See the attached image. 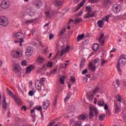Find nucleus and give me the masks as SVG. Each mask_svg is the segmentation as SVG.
I'll list each match as a JSON object with an SVG mask.
<instances>
[{
	"mask_svg": "<svg viewBox=\"0 0 126 126\" xmlns=\"http://www.w3.org/2000/svg\"><path fill=\"white\" fill-rule=\"evenodd\" d=\"M11 55L13 58L18 59V58L22 57L23 54L20 49H16L11 52Z\"/></svg>",
	"mask_w": 126,
	"mask_h": 126,
	"instance_id": "nucleus-4",
	"label": "nucleus"
},
{
	"mask_svg": "<svg viewBox=\"0 0 126 126\" xmlns=\"http://www.w3.org/2000/svg\"><path fill=\"white\" fill-rule=\"evenodd\" d=\"M35 108H34L33 109H32V110L31 111V114H33L34 113H35Z\"/></svg>",
	"mask_w": 126,
	"mask_h": 126,
	"instance_id": "nucleus-63",
	"label": "nucleus"
},
{
	"mask_svg": "<svg viewBox=\"0 0 126 126\" xmlns=\"http://www.w3.org/2000/svg\"><path fill=\"white\" fill-rule=\"evenodd\" d=\"M29 96H33V95H34V92H33L32 91H30L29 92Z\"/></svg>",
	"mask_w": 126,
	"mask_h": 126,
	"instance_id": "nucleus-50",
	"label": "nucleus"
},
{
	"mask_svg": "<svg viewBox=\"0 0 126 126\" xmlns=\"http://www.w3.org/2000/svg\"><path fill=\"white\" fill-rule=\"evenodd\" d=\"M85 2H86V0H83V1L79 3V5L81 7V6H83L84 4H85Z\"/></svg>",
	"mask_w": 126,
	"mask_h": 126,
	"instance_id": "nucleus-40",
	"label": "nucleus"
},
{
	"mask_svg": "<svg viewBox=\"0 0 126 126\" xmlns=\"http://www.w3.org/2000/svg\"><path fill=\"white\" fill-rule=\"evenodd\" d=\"M69 50H70V47L69 45H67L65 48H64V47H62L61 56L63 57V55L66 54V53H68V52H69Z\"/></svg>",
	"mask_w": 126,
	"mask_h": 126,
	"instance_id": "nucleus-9",
	"label": "nucleus"
},
{
	"mask_svg": "<svg viewBox=\"0 0 126 126\" xmlns=\"http://www.w3.org/2000/svg\"><path fill=\"white\" fill-rule=\"evenodd\" d=\"M104 23L102 20H99L97 21V26L99 27V28H103L104 27Z\"/></svg>",
	"mask_w": 126,
	"mask_h": 126,
	"instance_id": "nucleus-22",
	"label": "nucleus"
},
{
	"mask_svg": "<svg viewBox=\"0 0 126 126\" xmlns=\"http://www.w3.org/2000/svg\"><path fill=\"white\" fill-rule=\"evenodd\" d=\"M14 37H15L17 40L19 41H15V43H23L24 42V38H25V35L22 32H19L13 33Z\"/></svg>",
	"mask_w": 126,
	"mask_h": 126,
	"instance_id": "nucleus-1",
	"label": "nucleus"
},
{
	"mask_svg": "<svg viewBox=\"0 0 126 126\" xmlns=\"http://www.w3.org/2000/svg\"><path fill=\"white\" fill-rule=\"evenodd\" d=\"M99 59H94V63H99Z\"/></svg>",
	"mask_w": 126,
	"mask_h": 126,
	"instance_id": "nucleus-54",
	"label": "nucleus"
},
{
	"mask_svg": "<svg viewBox=\"0 0 126 126\" xmlns=\"http://www.w3.org/2000/svg\"><path fill=\"white\" fill-rule=\"evenodd\" d=\"M87 118V115L86 114H83L78 117L79 120H86Z\"/></svg>",
	"mask_w": 126,
	"mask_h": 126,
	"instance_id": "nucleus-27",
	"label": "nucleus"
},
{
	"mask_svg": "<svg viewBox=\"0 0 126 126\" xmlns=\"http://www.w3.org/2000/svg\"><path fill=\"white\" fill-rule=\"evenodd\" d=\"M108 108H109V107L108 106V105L104 104V110H105V111H107V110H108Z\"/></svg>",
	"mask_w": 126,
	"mask_h": 126,
	"instance_id": "nucleus-59",
	"label": "nucleus"
},
{
	"mask_svg": "<svg viewBox=\"0 0 126 126\" xmlns=\"http://www.w3.org/2000/svg\"><path fill=\"white\" fill-rule=\"evenodd\" d=\"M45 83V78L42 77L39 80V84L40 85H43Z\"/></svg>",
	"mask_w": 126,
	"mask_h": 126,
	"instance_id": "nucleus-33",
	"label": "nucleus"
},
{
	"mask_svg": "<svg viewBox=\"0 0 126 126\" xmlns=\"http://www.w3.org/2000/svg\"><path fill=\"white\" fill-rule=\"evenodd\" d=\"M32 54H33V49L32 48L28 47L26 52V56H27V57H31Z\"/></svg>",
	"mask_w": 126,
	"mask_h": 126,
	"instance_id": "nucleus-11",
	"label": "nucleus"
},
{
	"mask_svg": "<svg viewBox=\"0 0 126 126\" xmlns=\"http://www.w3.org/2000/svg\"><path fill=\"white\" fill-rule=\"evenodd\" d=\"M13 68L14 72L17 73L18 76L20 77V76H21V74L23 73V71L21 70L20 65L16 64L13 66Z\"/></svg>",
	"mask_w": 126,
	"mask_h": 126,
	"instance_id": "nucleus-5",
	"label": "nucleus"
},
{
	"mask_svg": "<svg viewBox=\"0 0 126 126\" xmlns=\"http://www.w3.org/2000/svg\"><path fill=\"white\" fill-rule=\"evenodd\" d=\"M63 65H65V68H66V67H67V65H68V63H61L60 65V68H63V67H64V66Z\"/></svg>",
	"mask_w": 126,
	"mask_h": 126,
	"instance_id": "nucleus-37",
	"label": "nucleus"
},
{
	"mask_svg": "<svg viewBox=\"0 0 126 126\" xmlns=\"http://www.w3.org/2000/svg\"><path fill=\"white\" fill-rule=\"evenodd\" d=\"M110 3H111V1L110 0H105L103 2V4L105 6H107V5Z\"/></svg>",
	"mask_w": 126,
	"mask_h": 126,
	"instance_id": "nucleus-35",
	"label": "nucleus"
},
{
	"mask_svg": "<svg viewBox=\"0 0 126 126\" xmlns=\"http://www.w3.org/2000/svg\"><path fill=\"white\" fill-rule=\"evenodd\" d=\"M33 69H34V66L32 65H30L26 68V73H27V74H29V73H31Z\"/></svg>",
	"mask_w": 126,
	"mask_h": 126,
	"instance_id": "nucleus-13",
	"label": "nucleus"
},
{
	"mask_svg": "<svg viewBox=\"0 0 126 126\" xmlns=\"http://www.w3.org/2000/svg\"><path fill=\"white\" fill-rule=\"evenodd\" d=\"M41 86H42V85H40H40L37 84V85L36 86V89L37 90H40L42 87Z\"/></svg>",
	"mask_w": 126,
	"mask_h": 126,
	"instance_id": "nucleus-53",
	"label": "nucleus"
},
{
	"mask_svg": "<svg viewBox=\"0 0 126 126\" xmlns=\"http://www.w3.org/2000/svg\"><path fill=\"white\" fill-rule=\"evenodd\" d=\"M9 0H3L1 3V7L3 9H6L9 7Z\"/></svg>",
	"mask_w": 126,
	"mask_h": 126,
	"instance_id": "nucleus-7",
	"label": "nucleus"
},
{
	"mask_svg": "<svg viewBox=\"0 0 126 126\" xmlns=\"http://www.w3.org/2000/svg\"><path fill=\"white\" fill-rule=\"evenodd\" d=\"M116 99L118 102H122V98L121 97V95H118L116 96Z\"/></svg>",
	"mask_w": 126,
	"mask_h": 126,
	"instance_id": "nucleus-44",
	"label": "nucleus"
},
{
	"mask_svg": "<svg viewBox=\"0 0 126 126\" xmlns=\"http://www.w3.org/2000/svg\"><path fill=\"white\" fill-rule=\"evenodd\" d=\"M35 21H37V19L27 20L25 21V24H31V23H34Z\"/></svg>",
	"mask_w": 126,
	"mask_h": 126,
	"instance_id": "nucleus-20",
	"label": "nucleus"
},
{
	"mask_svg": "<svg viewBox=\"0 0 126 126\" xmlns=\"http://www.w3.org/2000/svg\"><path fill=\"white\" fill-rule=\"evenodd\" d=\"M80 21H82V18H81L75 19V22L76 23H79V22H80Z\"/></svg>",
	"mask_w": 126,
	"mask_h": 126,
	"instance_id": "nucleus-42",
	"label": "nucleus"
},
{
	"mask_svg": "<svg viewBox=\"0 0 126 126\" xmlns=\"http://www.w3.org/2000/svg\"><path fill=\"white\" fill-rule=\"evenodd\" d=\"M50 106V101L49 100H46V101L44 102L42 104V107H43V109L45 110H47L48 108H49V106Z\"/></svg>",
	"mask_w": 126,
	"mask_h": 126,
	"instance_id": "nucleus-18",
	"label": "nucleus"
},
{
	"mask_svg": "<svg viewBox=\"0 0 126 126\" xmlns=\"http://www.w3.org/2000/svg\"><path fill=\"white\" fill-rule=\"evenodd\" d=\"M87 98L90 102H92V100H93V98H94V95L92 94V92H90L88 93Z\"/></svg>",
	"mask_w": 126,
	"mask_h": 126,
	"instance_id": "nucleus-15",
	"label": "nucleus"
},
{
	"mask_svg": "<svg viewBox=\"0 0 126 126\" xmlns=\"http://www.w3.org/2000/svg\"><path fill=\"white\" fill-rule=\"evenodd\" d=\"M97 105L99 107H103L105 105V101L102 99H100L97 102Z\"/></svg>",
	"mask_w": 126,
	"mask_h": 126,
	"instance_id": "nucleus-23",
	"label": "nucleus"
},
{
	"mask_svg": "<svg viewBox=\"0 0 126 126\" xmlns=\"http://www.w3.org/2000/svg\"><path fill=\"white\" fill-rule=\"evenodd\" d=\"M2 98V108L4 110H6V109H7V107H8V105L7 104V103H6V99L5 98V96H3Z\"/></svg>",
	"mask_w": 126,
	"mask_h": 126,
	"instance_id": "nucleus-16",
	"label": "nucleus"
},
{
	"mask_svg": "<svg viewBox=\"0 0 126 126\" xmlns=\"http://www.w3.org/2000/svg\"><path fill=\"white\" fill-rule=\"evenodd\" d=\"M99 87H96L94 91H93V94H96L97 92H98L99 90Z\"/></svg>",
	"mask_w": 126,
	"mask_h": 126,
	"instance_id": "nucleus-43",
	"label": "nucleus"
},
{
	"mask_svg": "<svg viewBox=\"0 0 126 126\" xmlns=\"http://www.w3.org/2000/svg\"><path fill=\"white\" fill-rule=\"evenodd\" d=\"M65 32V29H63L60 32V35H61V36H63V35Z\"/></svg>",
	"mask_w": 126,
	"mask_h": 126,
	"instance_id": "nucleus-48",
	"label": "nucleus"
},
{
	"mask_svg": "<svg viewBox=\"0 0 126 126\" xmlns=\"http://www.w3.org/2000/svg\"><path fill=\"white\" fill-rule=\"evenodd\" d=\"M70 99V96L69 95H67L66 97L64 98V101L65 102H66L68 100H69Z\"/></svg>",
	"mask_w": 126,
	"mask_h": 126,
	"instance_id": "nucleus-52",
	"label": "nucleus"
},
{
	"mask_svg": "<svg viewBox=\"0 0 126 126\" xmlns=\"http://www.w3.org/2000/svg\"><path fill=\"white\" fill-rule=\"evenodd\" d=\"M15 100L16 103H17V104H18V105H19V104H20V102H21L20 98L15 97Z\"/></svg>",
	"mask_w": 126,
	"mask_h": 126,
	"instance_id": "nucleus-38",
	"label": "nucleus"
},
{
	"mask_svg": "<svg viewBox=\"0 0 126 126\" xmlns=\"http://www.w3.org/2000/svg\"><path fill=\"white\" fill-rule=\"evenodd\" d=\"M85 36V34L84 33H83L81 35H78L77 37L78 41L79 42V41H81V40H83V38H84Z\"/></svg>",
	"mask_w": 126,
	"mask_h": 126,
	"instance_id": "nucleus-25",
	"label": "nucleus"
},
{
	"mask_svg": "<svg viewBox=\"0 0 126 126\" xmlns=\"http://www.w3.org/2000/svg\"><path fill=\"white\" fill-rule=\"evenodd\" d=\"M65 80V77L63 76L61 78H60L59 81L61 84H64V80Z\"/></svg>",
	"mask_w": 126,
	"mask_h": 126,
	"instance_id": "nucleus-29",
	"label": "nucleus"
},
{
	"mask_svg": "<svg viewBox=\"0 0 126 126\" xmlns=\"http://www.w3.org/2000/svg\"><path fill=\"white\" fill-rule=\"evenodd\" d=\"M84 65H85V60L83 59L80 64L81 68H83V67H84Z\"/></svg>",
	"mask_w": 126,
	"mask_h": 126,
	"instance_id": "nucleus-34",
	"label": "nucleus"
},
{
	"mask_svg": "<svg viewBox=\"0 0 126 126\" xmlns=\"http://www.w3.org/2000/svg\"><path fill=\"white\" fill-rule=\"evenodd\" d=\"M6 91H7L8 94L10 97H12V98H13L14 97V94H13V93L11 92V91L9 90L8 88H6Z\"/></svg>",
	"mask_w": 126,
	"mask_h": 126,
	"instance_id": "nucleus-28",
	"label": "nucleus"
},
{
	"mask_svg": "<svg viewBox=\"0 0 126 126\" xmlns=\"http://www.w3.org/2000/svg\"><path fill=\"white\" fill-rule=\"evenodd\" d=\"M104 33H101L100 35V37L98 38V42L100 43L101 46H104L105 44V41L104 39L102 40L104 38Z\"/></svg>",
	"mask_w": 126,
	"mask_h": 126,
	"instance_id": "nucleus-17",
	"label": "nucleus"
},
{
	"mask_svg": "<svg viewBox=\"0 0 126 126\" xmlns=\"http://www.w3.org/2000/svg\"><path fill=\"white\" fill-rule=\"evenodd\" d=\"M94 16H95L94 13L90 14V13L89 12L84 15V18H89L90 17H94Z\"/></svg>",
	"mask_w": 126,
	"mask_h": 126,
	"instance_id": "nucleus-21",
	"label": "nucleus"
},
{
	"mask_svg": "<svg viewBox=\"0 0 126 126\" xmlns=\"http://www.w3.org/2000/svg\"><path fill=\"white\" fill-rule=\"evenodd\" d=\"M105 114H102L99 116L98 119L99 121H104V119H105Z\"/></svg>",
	"mask_w": 126,
	"mask_h": 126,
	"instance_id": "nucleus-36",
	"label": "nucleus"
},
{
	"mask_svg": "<svg viewBox=\"0 0 126 126\" xmlns=\"http://www.w3.org/2000/svg\"><path fill=\"white\" fill-rule=\"evenodd\" d=\"M21 64L23 65V66H25V65L27 64V61H26V60L23 61L22 62Z\"/></svg>",
	"mask_w": 126,
	"mask_h": 126,
	"instance_id": "nucleus-45",
	"label": "nucleus"
},
{
	"mask_svg": "<svg viewBox=\"0 0 126 126\" xmlns=\"http://www.w3.org/2000/svg\"><path fill=\"white\" fill-rule=\"evenodd\" d=\"M36 5L37 6H38V7H40V6H42V5H43V3H42V1H39L37 2Z\"/></svg>",
	"mask_w": 126,
	"mask_h": 126,
	"instance_id": "nucleus-46",
	"label": "nucleus"
},
{
	"mask_svg": "<svg viewBox=\"0 0 126 126\" xmlns=\"http://www.w3.org/2000/svg\"><path fill=\"white\" fill-rule=\"evenodd\" d=\"M122 6L119 4H114L112 7V11L115 13H119L122 10Z\"/></svg>",
	"mask_w": 126,
	"mask_h": 126,
	"instance_id": "nucleus-6",
	"label": "nucleus"
},
{
	"mask_svg": "<svg viewBox=\"0 0 126 126\" xmlns=\"http://www.w3.org/2000/svg\"><path fill=\"white\" fill-rule=\"evenodd\" d=\"M9 21L7 17L2 16L0 17V25L1 26H3V27H6L8 26Z\"/></svg>",
	"mask_w": 126,
	"mask_h": 126,
	"instance_id": "nucleus-3",
	"label": "nucleus"
},
{
	"mask_svg": "<svg viewBox=\"0 0 126 126\" xmlns=\"http://www.w3.org/2000/svg\"><path fill=\"white\" fill-rule=\"evenodd\" d=\"M80 7H81L80 5L77 6L75 8V11H77V10H79V9H80Z\"/></svg>",
	"mask_w": 126,
	"mask_h": 126,
	"instance_id": "nucleus-55",
	"label": "nucleus"
},
{
	"mask_svg": "<svg viewBox=\"0 0 126 126\" xmlns=\"http://www.w3.org/2000/svg\"><path fill=\"white\" fill-rule=\"evenodd\" d=\"M93 49L94 52H97L99 49V44L98 43H95L93 46Z\"/></svg>",
	"mask_w": 126,
	"mask_h": 126,
	"instance_id": "nucleus-24",
	"label": "nucleus"
},
{
	"mask_svg": "<svg viewBox=\"0 0 126 126\" xmlns=\"http://www.w3.org/2000/svg\"><path fill=\"white\" fill-rule=\"evenodd\" d=\"M91 2H92V3L98 2V0H91Z\"/></svg>",
	"mask_w": 126,
	"mask_h": 126,
	"instance_id": "nucleus-60",
	"label": "nucleus"
},
{
	"mask_svg": "<svg viewBox=\"0 0 126 126\" xmlns=\"http://www.w3.org/2000/svg\"><path fill=\"white\" fill-rule=\"evenodd\" d=\"M51 23H47V24H46L45 25H44V27H48V26H49V25H50Z\"/></svg>",
	"mask_w": 126,
	"mask_h": 126,
	"instance_id": "nucleus-64",
	"label": "nucleus"
},
{
	"mask_svg": "<svg viewBox=\"0 0 126 126\" xmlns=\"http://www.w3.org/2000/svg\"><path fill=\"white\" fill-rule=\"evenodd\" d=\"M34 109L35 110H37V111H42V106H35Z\"/></svg>",
	"mask_w": 126,
	"mask_h": 126,
	"instance_id": "nucleus-39",
	"label": "nucleus"
},
{
	"mask_svg": "<svg viewBox=\"0 0 126 126\" xmlns=\"http://www.w3.org/2000/svg\"><path fill=\"white\" fill-rule=\"evenodd\" d=\"M86 11H88V12H90V11H91V7L90 6V5L86 6Z\"/></svg>",
	"mask_w": 126,
	"mask_h": 126,
	"instance_id": "nucleus-41",
	"label": "nucleus"
},
{
	"mask_svg": "<svg viewBox=\"0 0 126 126\" xmlns=\"http://www.w3.org/2000/svg\"><path fill=\"white\" fill-rule=\"evenodd\" d=\"M126 63V58L125 56H121V58L119 60L117 65V68L119 72L122 73V71L121 66H124Z\"/></svg>",
	"mask_w": 126,
	"mask_h": 126,
	"instance_id": "nucleus-2",
	"label": "nucleus"
},
{
	"mask_svg": "<svg viewBox=\"0 0 126 126\" xmlns=\"http://www.w3.org/2000/svg\"><path fill=\"white\" fill-rule=\"evenodd\" d=\"M45 15L47 18L51 19L52 18V16H53V14L50 13V11H47L45 12Z\"/></svg>",
	"mask_w": 126,
	"mask_h": 126,
	"instance_id": "nucleus-26",
	"label": "nucleus"
},
{
	"mask_svg": "<svg viewBox=\"0 0 126 126\" xmlns=\"http://www.w3.org/2000/svg\"><path fill=\"white\" fill-rule=\"evenodd\" d=\"M44 61H45V58L42 56H38L36 60V62L38 63H44Z\"/></svg>",
	"mask_w": 126,
	"mask_h": 126,
	"instance_id": "nucleus-19",
	"label": "nucleus"
},
{
	"mask_svg": "<svg viewBox=\"0 0 126 126\" xmlns=\"http://www.w3.org/2000/svg\"><path fill=\"white\" fill-rule=\"evenodd\" d=\"M27 12L29 15L30 16H33V15H35V10L33 8L30 7L27 9Z\"/></svg>",
	"mask_w": 126,
	"mask_h": 126,
	"instance_id": "nucleus-12",
	"label": "nucleus"
},
{
	"mask_svg": "<svg viewBox=\"0 0 126 126\" xmlns=\"http://www.w3.org/2000/svg\"><path fill=\"white\" fill-rule=\"evenodd\" d=\"M70 81H71V82H75V81H76V80L75 79V77H71L70 79Z\"/></svg>",
	"mask_w": 126,
	"mask_h": 126,
	"instance_id": "nucleus-49",
	"label": "nucleus"
},
{
	"mask_svg": "<svg viewBox=\"0 0 126 126\" xmlns=\"http://www.w3.org/2000/svg\"><path fill=\"white\" fill-rule=\"evenodd\" d=\"M21 109L22 110H24L25 111H26V110H27V107L26 106L23 105L22 106V107L21 108Z\"/></svg>",
	"mask_w": 126,
	"mask_h": 126,
	"instance_id": "nucleus-58",
	"label": "nucleus"
},
{
	"mask_svg": "<svg viewBox=\"0 0 126 126\" xmlns=\"http://www.w3.org/2000/svg\"><path fill=\"white\" fill-rule=\"evenodd\" d=\"M87 72H88V70H87V69H86L82 72V74H86Z\"/></svg>",
	"mask_w": 126,
	"mask_h": 126,
	"instance_id": "nucleus-51",
	"label": "nucleus"
},
{
	"mask_svg": "<svg viewBox=\"0 0 126 126\" xmlns=\"http://www.w3.org/2000/svg\"><path fill=\"white\" fill-rule=\"evenodd\" d=\"M52 2L56 6H61L63 5V1L61 0H52Z\"/></svg>",
	"mask_w": 126,
	"mask_h": 126,
	"instance_id": "nucleus-14",
	"label": "nucleus"
},
{
	"mask_svg": "<svg viewBox=\"0 0 126 126\" xmlns=\"http://www.w3.org/2000/svg\"><path fill=\"white\" fill-rule=\"evenodd\" d=\"M57 73V69H54V70H53L52 71H51V73L52 74H55V73Z\"/></svg>",
	"mask_w": 126,
	"mask_h": 126,
	"instance_id": "nucleus-57",
	"label": "nucleus"
},
{
	"mask_svg": "<svg viewBox=\"0 0 126 126\" xmlns=\"http://www.w3.org/2000/svg\"><path fill=\"white\" fill-rule=\"evenodd\" d=\"M47 67H53V63L49 62L47 64Z\"/></svg>",
	"mask_w": 126,
	"mask_h": 126,
	"instance_id": "nucleus-47",
	"label": "nucleus"
},
{
	"mask_svg": "<svg viewBox=\"0 0 126 126\" xmlns=\"http://www.w3.org/2000/svg\"><path fill=\"white\" fill-rule=\"evenodd\" d=\"M90 116L92 118V117H94V113L95 114V115H97L98 114V110L96 107L94 106H91L90 107Z\"/></svg>",
	"mask_w": 126,
	"mask_h": 126,
	"instance_id": "nucleus-8",
	"label": "nucleus"
},
{
	"mask_svg": "<svg viewBox=\"0 0 126 126\" xmlns=\"http://www.w3.org/2000/svg\"><path fill=\"white\" fill-rule=\"evenodd\" d=\"M109 18H110V15H108L107 16H105L104 17L102 18L103 22H104V21H107V22H109Z\"/></svg>",
	"mask_w": 126,
	"mask_h": 126,
	"instance_id": "nucleus-30",
	"label": "nucleus"
},
{
	"mask_svg": "<svg viewBox=\"0 0 126 126\" xmlns=\"http://www.w3.org/2000/svg\"><path fill=\"white\" fill-rule=\"evenodd\" d=\"M54 38V34H50L49 35V40H52V39H53Z\"/></svg>",
	"mask_w": 126,
	"mask_h": 126,
	"instance_id": "nucleus-56",
	"label": "nucleus"
},
{
	"mask_svg": "<svg viewBox=\"0 0 126 126\" xmlns=\"http://www.w3.org/2000/svg\"><path fill=\"white\" fill-rule=\"evenodd\" d=\"M88 67L90 70L93 72L95 71V70H96V69L97 68V67H96V65L94 64L92 62L90 63L88 65Z\"/></svg>",
	"mask_w": 126,
	"mask_h": 126,
	"instance_id": "nucleus-10",
	"label": "nucleus"
},
{
	"mask_svg": "<svg viewBox=\"0 0 126 126\" xmlns=\"http://www.w3.org/2000/svg\"><path fill=\"white\" fill-rule=\"evenodd\" d=\"M107 63H108V61L104 59H101V60L100 61V63L102 66H104V65H105V64Z\"/></svg>",
	"mask_w": 126,
	"mask_h": 126,
	"instance_id": "nucleus-32",
	"label": "nucleus"
},
{
	"mask_svg": "<svg viewBox=\"0 0 126 126\" xmlns=\"http://www.w3.org/2000/svg\"><path fill=\"white\" fill-rule=\"evenodd\" d=\"M115 111L117 113H120V112H121V109L120 108V106L117 103H116Z\"/></svg>",
	"mask_w": 126,
	"mask_h": 126,
	"instance_id": "nucleus-31",
	"label": "nucleus"
},
{
	"mask_svg": "<svg viewBox=\"0 0 126 126\" xmlns=\"http://www.w3.org/2000/svg\"><path fill=\"white\" fill-rule=\"evenodd\" d=\"M44 53H45V54H47V53H48V47L44 50Z\"/></svg>",
	"mask_w": 126,
	"mask_h": 126,
	"instance_id": "nucleus-62",
	"label": "nucleus"
},
{
	"mask_svg": "<svg viewBox=\"0 0 126 126\" xmlns=\"http://www.w3.org/2000/svg\"><path fill=\"white\" fill-rule=\"evenodd\" d=\"M116 84H117L118 86H120V81H119V79L116 80Z\"/></svg>",
	"mask_w": 126,
	"mask_h": 126,
	"instance_id": "nucleus-61",
	"label": "nucleus"
}]
</instances>
